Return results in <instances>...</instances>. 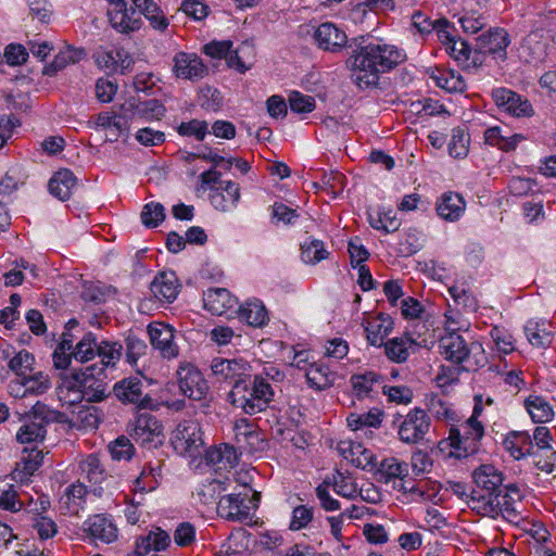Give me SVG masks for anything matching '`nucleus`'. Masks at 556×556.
I'll return each instance as SVG.
<instances>
[{
    "label": "nucleus",
    "instance_id": "obj_55",
    "mask_svg": "<svg viewBox=\"0 0 556 556\" xmlns=\"http://www.w3.org/2000/svg\"><path fill=\"white\" fill-rule=\"evenodd\" d=\"M533 465L541 471L551 473L556 468V451L552 447L533 448L531 455Z\"/></svg>",
    "mask_w": 556,
    "mask_h": 556
},
{
    "label": "nucleus",
    "instance_id": "obj_48",
    "mask_svg": "<svg viewBox=\"0 0 556 556\" xmlns=\"http://www.w3.org/2000/svg\"><path fill=\"white\" fill-rule=\"evenodd\" d=\"M327 480L338 495L349 500L358 497L359 491L353 477L338 471Z\"/></svg>",
    "mask_w": 556,
    "mask_h": 556
},
{
    "label": "nucleus",
    "instance_id": "obj_21",
    "mask_svg": "<svg viewBox=\"0 0 556 556\" xmlns=\"http://www.w3.org/2000/svg\"><path fill=\"white\" fill-rule=\"evenodd\" d=\"M110 7L111 8L108 10V16L111 26L114 29L119 33H131L140 29L142 24L141 18L139 16H135V10L127 9L125 0H119Z\"/></svg>",
    "mask_w": 556,
    "mask_h": 556
},
{
    "label": "nucleus",
    "instance_id": "obj_63",
    "mask_svg": "<svg viewBox=\"0 0 556 556\" xmlns=\"http://www.w3.org/2000/svg\"><path fill=\"white\" fill-rule=\"evenodd\" d=\"M126 342V361L131 365L136 366L138 359L146 355L148 345L146 342L137 337L128 336Z\"/></svg>",
    "mask_w": 556,
    "mask_h": 556
},
{
    "label": "nucleus",
    "instance_id": "obj_47",
    "mask_svg": "<svg viewBox=\"0 0 556 556\" xmlns=\"http://www.w3.org/2000/svg\"><path fill=\"white\" fill-rule=\"evenodd\" d=\"M427 410L439 420L454 421L456 413L451 405L440 395L431 393L426 396Z\"/></svg>",
    "mask_w": 556,
    "mask_h": 556
},
{
    "label": "nucleus",
    "instance_id": "obj_59",
    "mask_svg": "<svg viewBox=\"0 0 556 556\" xmlns=\"http://www.w3.org/2000/svg\"><path fill=\"white\" fill-rule=\"evenodd\" d=\"M109 451L115 460H129L135 453V447L130 439L121 435L109 444Z\"/></svg>",
    "mask_w": 556,
    "mask_h": 556
},
{
    "label": "nucleus",
    "instance_id": "obj_22",
    "mask_svg": "<svg viewBox=\"0 0 556 556\" xmlns=\"http://www.w3.org/2000/svg\"><path fill=\"white\" fill-rule=\"evenodd\" d=\"M114 395L124 404L146 407L151 399L143 393V384L138 378H125L114 384Z\"/></svg>",
    "mask_w": 556,
    "mask_h": 556
},
{
    "label": "nucleus",
    "instance_id": "obj_9",
    "mask_svg": "<svg viewBox=\"0 0 556 556\" xmlns=\"http://www.w3.org/2000/svg\"><path fill=\"white\" fill-rule=\"evenodd\" d=\"M81 401L89 403H98L104 401L110 392L103 368L91 365L81 369Z\"/></svg>",
    "mask_w": 556,
    "mask_h": 556
},
{
    "label": "nucleus",
    "instance_id": "obj_12",
    "mask_svg": "<svg viewBox=\"0 0 556 556\" xmlns=\"http://www.w3.org/2000/svg\"><path fill=\"white\" fill-rule=\"evenodd\" d=\"M492 99L498 109L511 116L530 117L534 114L531 103L510 89H494L492 91Z\"/></svg>",
    "mask_w": 556,
    "mask_h": 556
},
{
    "label": "nucleus",
    "instance_id": "obj_20",
    "mask_svg": "<svg viewBox=\"0 0 556 556\" xmlns=\"http://www.w3.org/2000/svg\"><path fill=\"white\" fill-rule=\"evenodd\" d=\"M121 110L126 112L128 121L138 118L144 121H160L166 113L164 104L156 99L147 101L129 100L121 106Z\"/></svg>",
    "mask_w": 556,
    "mask_h": 556
},
{
    "label": "nucleus",
    "instance_id": "obj_40",
    "mask_svg": "<svg viewBox=\"0 0 556 556\" xmlns=\"http://www.w3.org/2000/svg\"><path fill=\"white\" fill-rule=\"evenodd\" d=\"M525 408L535 424L552 420L554 410L548 401L540 395H530L525 400Z\"/></svg>",
    "mask_w": 556,
    "mask_h": 556
},
{
    "label": "nucleus",
    "instance_id": "obj_18",
    "mask_svg": "<svg viewBox=\"0 0 556 556\" xmlns=\"http://www.w3.org/2000/svg\"><path fill=\"white\" fill-rule=\"evenodd\" d=\"M314 39L319 49L331 53L340 52L348 43L344 30L330 22L323 23L315 29Z\"/></svg>",
    "mask_w": 556,
    "mask_h": 556
},
{
    "label": "nucleus",
    "instance_id": "obj_27",
    "mask_svg": "<svg viewBox=\"0 0 556 556\" xmlns=\"http://www.w3.org/2000/svg\"><path fill=\"white\" fill-rule=\"evenodd\" d=\"M204 308L214 315H224L236 308L238 301L225 288L208 289L203 296Z\"/></svg>",
    "mask_w": 556,
    "mask_h": 556
},
{
    "label": "nucleus",
    "instance_id": "obj_49",
    "mask_svg": "<svg viewBox=\"0 0 556 556\" xmlns=\"http://www.w3.org/2000/svg\"><path fill=\"white\" fill-rule=\"evenodd\" d=\"M81 475L91 483H101L104 478V469L96 454H89L79 464Z\"/></svg>",
    "mask_w": 556,
    "mask_h": 556
},
{
    "label": "nucleus",
    "instance_id": "obj_15",
    "mask_svg": "<svg viewBox=\"0 0 556 556\" xmlns=\"http://www.w3.org/2000/svg\"><path fill=\"white\" fill-rule=\"evenodd\" d=\"M152 346L165 358L178 356L179 349L175 342V330L164 323H152L148 327Z\"/></svg>",
    "mask_w": 556,
    "mask_h": 556
},
{
    "label": "nucleus",
    "instance_id": "obj_33",
    "mask_svg": "<svg viewBox=\"0 0 556 556\" xmlns=\"http://www.w3.org/2000/svg\"><path fill=\"white\" fill-rule=\"evenodd\" d=\"M169 542L168 533L157 528L155 531H151L149 534L137 539L134 555L146 556L151 551L165 549Z\"/></svg>",
    "mask_w": 556,
    "mask_h": 556
},
{
    "label": "nucleus",
    "instance_id": "obj_13",
    "mask_svg": "<svg viewBox=\"0 0 556 556\" xmlns=\"http://www.w3.org/2000/svg\"><path fill=\"white\" fill-rule=\"evenodd\" d=\"M213 375L218 381L245 380L251 375V366L245 359L215 357L211 363Z\"/></svg>",
    "mask_w": 556,
    "mask_h": 556
},
{
    "label": "nucleus",
    "instance_id": "obj_61",
    "mask_svg": "<svg viewBox=\"0 0 556 556\" xmlns=\"http://www.w3.org/2000/svg\"><path fill=\"white\" fill-rule=\"evenodd\" d=\"M164 218V206L160 203L150 202L144 205L141 212L142 224L149 228L156 227Z\"/></svg>",
    "mask_w": 556,
    "mask_h": 556
},
{
    "label": "nucleus",
    "instance_id": "obj_29",
    "mask_svg": "<svg viewBox=\"0 0 556 556\" xmlns=\"http://www.w3.org/2000/svg\"><path fill=\"white\" fill-rule=\"evenodd\" d=\"M472 479L476 489L483 492L498 493L501 495V486L504 478L503 473L493 465H481L472 472Z\"/></svg>",
    "mask_w": 556,
    "mask_h": 556
},
{
    "label": "nucleus",
    "instance_id": "obj_38",
    "mask_svg": "<svg viewBox=\"0 0 556 556\" xmlns=\"http://www.w3.org/2000/svg\"><path fill=\"white\" fill-rule=\"evenodd\" d=\"M305 376L309 387L316 390L328 389L336 380V374L329 370L326 365L319 363H313L305 368Z\"/></svg>",
    "mask_w": 556,
    "mask_h": 556
},
{
    "label": "nucleus",
    "instance_id": "obj_60",
    "mask_svg": "<svg viewBox=\"0 0 556 556\" xmlns=\"http://www.w3.org/2000/svg\"><path fill=\"white\" fill-rule=\"evenodd\" d=\"M177 130L181 136L194 137L197 140L202 141L208 132V124L205 121L191 119L182 122Z\"/></svg>",
    "mask_w": 556,
    "mask_h": 556
},
{
    "label": "nucleus",
    "instance_id": "obj_28",
    "mask_svg": "<svg viewBox=\"0 0 556 556\" xmlns=\"http://www.w3.org/2000/svg\"><path fill=\"white\" fill-rule=\"evenodd\" d=\"M205 463L216 472L229 471L238 463V454L233 446L223 444L205 452Z\"/></svg>",
    "mask_w": 556,
    "mask_h": 556
},
{
    "label": "nucleus",
    "instance_id": "obj_51",
    "mask_svg": "<svg viewBox=\"0 0 556 556\" xmlns=\"http://www.w3.org/2000/svg\"><path fill=\"white\" fill-rule=\"evenodd\" d=\"M381 410L374 408L364 414H350L346 418V422L352 430H358L363 427L377 428L381 425Z\"/></svg>",
    "mask_w": 556,
    "mask_h": 556
},
{
    "label": "nucleus",
    "instance_id": "obj_37",
    "mask_svg": "<svg viewBox=\"0 0 556 556\" xmlns=\"http://www.w3.org/2000/svg\"><path fill=\"white\" fill-rule=\"evenodd\" d=\"M239 317L249 326L263 327L269 320L265 305L258 300L248 301L239 307Z\"/></svg>",
    "mask_w": 556,
    "mask_h": 556
},
{
    "label": "nucleus",
    "instance_id": "obj_31",
    "mask_svg": "<svg viewBox=\"0 0 556 556\" xmlns=\"http://www.w3.org/2000/svg\"><path fill=\"white\" fill-rule=\"evenodd\" d=\"M466 208L464 198L456 192H444L437 202L435 210L438 215L448 222L457 220Z\"/></svg>",
    "mask_w": 556,
    "mask_h": 556
},
{
    "label": "nucleus",
    "instance_id": "obj_42",
    "mask_svg": "<svg viewBox=\"0 0 556 556\" xmlns=\"http://www.w3.org/2000/svg\"><path fill=\"white\" fill-rule=\"evenodd\" d=\"M378 476L381 482L388 483L394 479L404 480L408 476V465L396 457H388L380 462Z\"/></svg>",
    "mask_w": 556,
    "mask_h": 556
},
{
    "label": "nucleus",
    "instance_id": "obj_11",
    "mask_svg": "<svg viewBox=\"0 0 556 556\" xmlns=\"http://www.w3.org/2000/svg\"><path fill=\"white\" fill-rule=\"evenodd\" d=\"M129 437L138 444L146 445L163 437V427L150 413L139 414L127 427Z\"/></svg>",
    "mask_w": 556,
    "mask_h": 556
},
{
    "label": "nucleus",
    "instance_id": "obj_7",
    "mask_svg": "<svg viewBox=\"0 0 556 556\" xmlns=\"http://www.w3.org/2000/svg\"><path fill=\"white\" fill-rule=\"evenodd\" d=\"M232 41H212L203 47V52L213 59H226L229 67L236 68L240 73H245L251 64H247L243 60V55L247 52L253 53V46L249 42H242V45L231 50Z\"/></svg>",
    "mask_w": 556,
    "mask_h": 556
},
{
    "label": "nucleus",
    "instance_id": "obj_64",
    "mask_svg": "<svg viewBox=\"0 0 556 556\" xmlns=\"http://www.w3.org/2000/svg\"><path fill=\"white\" fill-rule=\"evenodd\" d=\"M290 110L294 113H309L315 109V99L300 91H292L288 98Z\"/></svg>",
    "mask_w": 556,
    "mask_h": 556
},
{
    "label": "nucleus",
    "instance_id": "obj_4",
    "mask_svg": "<svg viewBox=\"0 0 556 556\" xmlns=\"http://www.w3.org/2000/svg\"><path fill=\"white\" fill-rule=\"evenodd\" d=\"M240 489L239 492L219 498L217 513L222 518L230 521H244L249 519L250 511L257 508L261 493L253 491L247 483L240 485Z\"/></svg>",
    "mask_w": 556,
    "mask_h": 556
},
{
    "label": "nucleus",
    "instance_id": "obj_2",
    "mask_svg": "<svg viewBox=\"0 0 556 556\" xmlns=\"http://www.w3.org/2000/svg\"><path fill=\"white\" fill-rule=\"evenodd\" d=\"M275 391L268 380L262 375L233 383L227 395L229 403L247 415L264 412L273 401Z\"/></svg>",
    "mask_w": 556,
    "mask_h": 556
},
{
    "label": "nucleus",
    "instance_id": "obj_16",
    "mask_svg": "<svg viewBox=\"0 0 556 556\" xmlns=\"http://www.w3.org/2000/svg\"><path fill=\"white\" fill-rule=\"evenodd\" d=\"M90 127L105 129V141L116 142L123 135L129 130V121L126 112L121 110L119 114L101 112L88 123Z\"/></svg>",
    "mask_w": 556,
    "mask_h": 556
},
{
    "label": "nucleus",
    "instance_id": "obj_26",
    "mask_svg": "<svg viewBox=\"0 0 556 556\" xmlns=\"http://www.w3.org/2000/svg\"><path fill=\"white\" fill-rule=\"evenodd\" d=\"M150 290L159 301L172 303L179 292V283L175 273H159L151 282Z\"/></svg>",
    "mask_w": 556,
    "mask_h": 556
},
{
    "label": "nucleus",
    "instance_id": "obj_17",
    "mask_svg": "<svg viewBox=\"0 0 556 556\" xmlns=\"http://www.w3.org/2000/svg\"><path fill=\"white\" fill-rule=\"evenodd\" d=\"M480 51L486 52L495 60L504 61L506 59V49L510 42L508 33L503 28H491L481 34L476 39Z\"/></svg>",
    "mask_w": 556,
    "mask_h": 556
},
{
    "label": "nucleus",
    "instance_id": "obj_52",
    "mask_svg": "<svg viewBox=\"0 0 556 556\" xmlns=\"http://www.w3.org/2000/svg\"><path fill=\"white\" fill-rule=\"evenodd\" d=\"M122 344L117 342L101 341L98 343L97 355L101 359L102 367H114L122 357Z\"/></svg>",
    "mask_w": 556,
    "mask_h": 556
},
{
    "label": "nucleus",
    "instance_id": "obj_57",
    "mask_svg": "<svg viewBox=\"0 0 556 556\" xmlns=\"http://www.w3.org/2000/svg\"><path fill=\"white\" fill-rule=\"evenodd\" d=\"M301 251L302 260L306 264H316L328 257V252L326 251L323 241L317 239L302 244Z\"/></svg>",
    "mask_w": 556,
    "mask_h": 556
},
{
    "label": "nucleus",
    "instance_id": "obj_3",
    "mask_svg": "<svg viewBox=\"0 0 556 556\" xmlns=\"http://www.w3.org/2000/svg\"><path fill=\"white\" fill-rule=\"evenodd\" d=\"M482 395L475 396V407L472 415L462 422L459 426H452L448 438L440 442V445L447 444L454 448L451 455L456 457H467L478 451V442L484 434V427L478 420V416L482 412Z\"/></svg>",
    "mask_w": 556,
    "mask_h": 556
},
{
    "label": "nucleus",
    "instance_id": "obj_39",
    "mask_svg": "<svg viewBox=\"0 0 556 556\" xmlns=\"http://www.w3.org/2000/svg\"><path fill=\"white\" fill-rule=\"evenodd\" d=\"M392 320L383 315L371 318L365 326L366 338L371 345L381 346L392 331Z\"/></svg>",
    "mask_w": 556,
    "mask_h": 556
},
{
    "label": "nucleus",
    "instance_id": "obj_24",
    "mask_svg": "<svg viewBox=\"0 0 556 556\" xmlns=\"http://www.w3.org/2000/svg\"><path fill=\"white\" fill-rule=\"evenodd\" d=\"M439 348L441 354L447 361H451L455 364L465 362L470 354V349L468 348L464 338L454 330L447 332L440 339Z\"/></svg>",
    "mask_w": 556,
    "mask_h": 556
},
{
    "label": "nucleus",
    "instance_id": "obj_30",
    "mask_svg": "<svg viewBox=\"0 0 556 556\" xmlns=\"http://www.w3.org/2000/svg\"><path fill=\"white\" fill-rule=\"evenodd\" d=\"M42 451L36 447L30 450L24 448L21 460L16 463V466L11 473L12 479L21 483L26 482L28 478L42 465Z\"/></svg>",
    "mask_w": 556,
    "mask_h": 556
},
{
    "label": "nucleus",
    "instance_id": "obj_46",
    "mask_svg": "<svg viewBox=\"0 0 556 556\" xmlns=\"http://www.w3.org/2000/svg\"><path fill=\"white\" fill-rule=\"evenodd\" d=\"M46 426L35 420H26L16 432V440L21 444L42 442L46 438Z\"/></svg>",
    "mask_w": 556,
    "mask_h": 556
},
{
    "label": "nucleus",
    "instance_id": "obj_14",
    "mask_svg": "<svg viewBox=\"0 0 556 556\" xmlns=\"http://www.w3.org/2000/svg\"><path fill=\"white\" fill-rule=\"evenodd\" d=\"M173 72L177 78L195 81L205 77L208 68L195 53L178 52L173 58Z\"/></svg>",
    "mask_w": 556,
    "mask_h": 556
},
{
    "label": "nucleus",
    "instance_id": "obj_19",
    "mask_svg": "<svg viewBox=\"0 0 556 556\" xmlns=\"http://www.w3.org/2000/svg\"><path fill=\"white\" fill-rule=\"evenodd\" d=\"M233 432L239 448L248 453H255L265 448L262 433L248 419L241 418L237 420L233 426Z\"/></svg>",
    "mask_w": 556,
    "mask_h": 556
},
{
    "label": "nucleus",
    "instance_id": "obj_8",
    "mask_svg": "<svg viewBox=\"0 0 556 556\" xmlns=\"http://www.w3.org/2000/svg\"><path fill=\"white\" fill-rule=\"evenodd\" d=\"M180 392L193 401H201L208 393V383L203 374L192 364H181L177 370Z\"/></svg>",
    "mask_w": 556,
    "mask_h": 556
},
{
    "label": "nucleus",
    "instance_id": "obj_41",
    "mask_svg": "<svg viewBox=\"0 0 556 556\" xmlns=\"http://www.w3.org/2000/svg\"><path fill=\"white\" fill-rule=\"evenodd\" d=\"M84 56V49H76L67 46L54 56L52 63L43 67L42 73L48 76H53L56 72L63 70L67 65L79 62Z\"/></svg>",
    "mask_w": 556,
    "mask_h": 556
},
{
    "label": "nucleus",
    "instance_id": "obj_45",
    "mask_svg": "<svg viewBox=\"0 0 556 556\" xmlns=\"http://www.w3.org/2000/svg\"><path fill=\"white\" fill-rule=\"evenodd\" d=\"M96 62L100 67L116 71L117 70V56H124L123 63L125 68H129L134 61L129 53L121 48L112 49L109 51L99 50L96 53Z\"/></svg>",
    "mask_w": 556,
    "mask_h": 556
},
{
    "label": "nucleus",
    "instance_id": "obj_54",
    "mask_svg": "<svg viewBox=\"0 0 556 556\" xmlns=\"http://www.w3.org/2000/svg\"><path fill=\"white\" fill-rule=\"evenodd\" d=\"M23 380L28 395H41L51 388L50 378L43 371L30 372Z\"/></svg>",
    "mask_w": 556,
    "mask_h": 556
},
{
    "label": "nucleus",
    "instance_id": "obj_10",
    "mask_svg": "<svg viewBox=\"0 0 556 556\" xmlns=\"http://www.w3.org/2000/svg\"><path fill=\"white\" fill-rule=\"evenodd\" d=\"M83 532L91 543L110 544L117 540L118 529L112 518L104 514L90 516L83 523Z\"/></svg>",
    "mask_w": 556,
    "mask_h": 556
},
{
    "label": "nucleus",
    "instance_id": "obj_62",
    "mask_svg": "<svg viewBox=\"0 0 556 556\" xmlns=\"http://www.w3.org/2000/svg\"><path fill=\"white\" fill-rule=\"evenodd\" d=\"M31 527L37 532L40 540L51 539L58 532L56 523L51 518L40 514L33 517Z\"/></svg>",
    "mask_w": 556,
    "mask_h": 556
},
{
    "label": "nucleus",
    "instance_id": "obj_1",
    "mask_svg": "<svg viewBox=\"0 0 556 556\" xmlns=\"http://www.w3.org/2000/svg\"><path fill=\"white\" fill-rule=\"evenodd\" d=\"M406 60L404 50L388 43L361 46L348 59V65L359 88L375 87L382 74Z\"/></svg>",
    "mask_w": 556,
    "mask_h": 556
},
{
    "label": "nucleus",
    "instance_id": "obj_53",
    "mask_svg": "<svg viewBox=\"0 0 556 556\" xmlns=\"http://www.w3.org/2000/svg\"><path fill=\"white\" fill-rule=\"evenodd\" d=\"M34 364V355L26 350H21L9 361L8 366L16 377L23 378L33 372Z\"/></svg>",
    "mask_w": 556,
    "mask_h": 556
},
{
    "label": "nucleus",
    "instance_id": "obj_56",
    "mask_svg": "<svg viewBox=\"0 0 556 556\" xmlns=\"http://www.w3.org/2000/svg\"><path fill=\"white\" fill-rule=\"evenodd\" d=\"M97 349L96 337L92 333H88L76 344L72 355L76 361L86 363L97 355Z\"/></svg>",
    "mask_w": 556,
    "mask_h": 556
},
{
    "label": "nucleus",
    "instance_id": "obj_58",
    "mask_svg": "<svg viewBox=\"0 0 556 556\" xmlns=\"http://www.w3.org/2000/svg\"><path fill=\"white\" fill-rule=\"evenodd\" d=\"M469 138L462 128H454L448 142V153L455 159H463L468 153Z\"/></svg>",
    "mask_w": 556,
    "mask_h": 556
},
{
    "label": "nucleus",
    "instance_id": "obj_35",
    "mask_svg": "<svg viewBox=\"0 0 556 556\" xmlns=\"http://www.w3.org/2000/svg\"><path fill=\"white\" fill-rule=\"evenodd\" d=\"M504 446L515 459L531 455L534 445L526 431H513L504 440Z\"/></svg>",
    "mask_w": 556,
    "mask_h": 556
},
{
    "label": "nucleus",
    "instance_id": "obj_5",
    "mask_svg": "<svg viewBox=\"0 0 556 556\" xmlns=\"http://www.w3.org/2000/svg\"><path fill=\"white\" fill-rule=\"evenodd\" d=\"M397 439L407 445H417L426 440L431 428V418L425 409L415 407L406 415L395 414L392 420Z\"/></svg>",
    "mask_w": 556,
    "mask_h": 556
},
{
    "label": "nucleus",
    "instance_id": "obj_43",
    "mask_svg": "<svg viewBox=\"0 0 556 556\" xmlns=\"http://www.w3.org/2000/svg\"><path fill=\"white\" fill-rule=\"evenodd\" d=\"M350 381L357 397L368 396L375 386H382V377L375 371L353 375Z\"/></svg>",
    "mask_w": 556,
    "mask_h": 556
},
{
    "label": "nucleus",
    "instance_id": "obj_34",
    "mask_svg": "<svg viewBox=\"0 0 556 556\" xmlns=\"http://www.w3.org/2000/svg\"><path fill=\"white\" fill-rule=\"evenodd\" d=\"M77 182L76 177L70 169L56 172L49 180V191L61 201H66L72 194V190Z\"/></svg>",
    "mask_w": 556,
    "mask_h": 556
},
{
    "label": "nucleus",
    "instance_id": "obj_50",
    "mask_svg": "<svg viewBox=\"0 0 556 556\" xmlns=\"http://www.w3.org/2000/svg\"><path fill=\"white\" fill-rule=\"evenodd\" d=\"M414 344L409 338H393L384 343L386 355L393 362L403 363L409 356L408 349Z\"/></svg>",
    "mask_w": 556,
    "mask_h": 556
},
{
    "label": "nucleus",
    "instance_id": "obj_6",
    "mask_svg": "<svg viewBox=\"0 0 556 556\" xmlns=\"http://www.w3.org/2000/svg\"><path fill=\"white\" fill-rule=\"evenodd\" d=\"M170 444L177 454L195 458L204 450L202 429L194 420L180 422L173 431Z\"/></svg>",
    "mask_w": 556,
    "mask_h": 556
},
{
    "label": "nucleus",
    "instance_id": "obj_32",
    "mask_svg": "<svg viewBox=\"0 0 556 556\" xmlns=\"http://www.w3.org/2000/svg\"><path fill=\"white\" fill-rule=\"evenodd\" d=\"M81 369L74 370L71 374H63L61 382L58 387V394L60 400L75 404L81 401Z\"/></svg>",
    "mask_w": 556,
    "mask_h": 556
},
{
    "label": "nucleus",
    "instance_id": "obj_44",
    "mask_svg": "<svg viewBox=\"0 0 556 556\" xmlns=\"http://www.w3.org/2000/svg\"><path fill=\"white\" fill-rule=\"evenodd\" d=\"M528 341L536 348H547L553 341V333L546 329L545 323L529 320L525 326Z\"/></svg>",
    "mask_w": 556,
    "mask_h": 556
},
{
    "label": "nucleus",
    "instance_id": "obj_36",
    "mask_svg": "<svg viewBox=\"0 0 556 556\" xmlns=\"http://www.w3.org/2000/svg\"><path fill=\"white\" fill-rule=\"evenodd\" d=\"M430 77L438 87L448 92H464L467 87L463 76L453 70L434 68Z\"/></svg>",
    "mask_w": 556,
    "mask_h": 556
},
{
    "label": "nucleus",
    "instance_id": "obj_25",
    "mask_svg": "<svg viewBox=\"0 0 556 556\" xmlns=\"http://www.w3.org/2000/svg\"><path fill=\"white\" fill-rule=\"evenodd\" d=\"M467 505L478 515L496 518L500 515V494L473 489L467 500Z\"/></svg>",
    "mask_w": 556,
    "mask_h": 556
},
{
    "label": "nucleus",
    "instance_id": "obj_23",
    "mask_svg": "<svg viewBox=\"0 0 556 556\" xmlns=\"http://www.w3.org/2000/svg\"><path fill=\"white\" fill-rule=\"evenodd\" d=\"M240 187L231 180L220 181L218 187H212L210 200L212 205L220 212L233 210L240 200Z\"/></svg>",
    "mask_w": 556,
    "mask_h": 556
}]
</instances>
